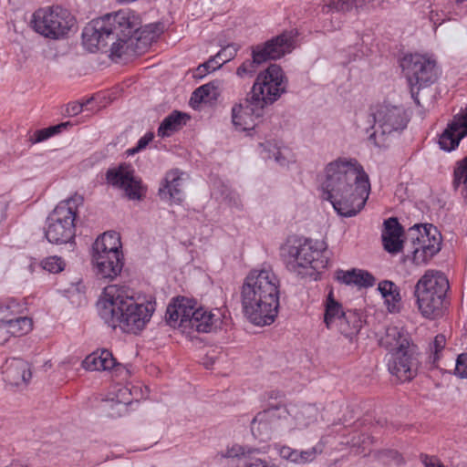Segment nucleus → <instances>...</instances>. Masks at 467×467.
Wrapping results in <instances>:
<instances>
[{"mask_svg": "<svg viewBox=\"0 0 467 467\" xmlns=\"http://www.w3.org/2000/svg\"><path fill=\"white\" fill-rule=\"evenodd\" d=\"M323 198L341 216L352 217L361 211L370 192L363 167L354 159L338 158L325 168Z\"/></svg>", "mask_w": 467, "mask_h": 467, "instance_id": "nucleus-1", "label": "nucleus"}, {"mask_svg": "<svg viewBox=\"0 0 467 467\" xmlns=\"http://www.w3.org/2000/svg\"><path fill=\"white\" fill-rule=\"evenodd\" d=\"M280 280L270 265L249 272L242 285L244 313L256 326L271 325L277 317Z\"/></svg>", "mask_w": 467, "mask_h": 467, "instance_id": "nucleus-2", "label": "nucleus"}, {"mask_svg": "<svg viewBox=\"0 0 467 467\" xmlns=\"http://www.w3.org/2000/svg\"><path fill=\"white\" fill-rule=\"evenodd\" d=\"M99 317L109 327L127 333L141 331L155 310L154 303H139L123 287L108 285L97 304Z\"/></svg>", "mask_w": 467, "mask_h": 467, "instance_id": "nucleus-3", "label": "nucleus"}, {"mask_svg": "<svg viewBox=\"0 0 467 467\" xmlns=\"http://www.w3.org/2000/svg\"><path fill=\"white\" fill-rule=\"evenodd\" d=\"M380 344L390 353L389 371L400 381L411 380L417 375L419 362L409 333L402 327H389Z\"/></svg>", "mask_w": 467, "mask_h": 467, "instance_id": "nucleus-4", "label": "nucleus"}, {"mask_svg": "<svg viewBox=\"0 0 467 467\" xmlns=\"http://www.w3.org/2000/svg\"><path fill=\"white\" fill-rule=\"evenodd\" d=\"M324 243L311 239L288 240L281 248L286 268L300 275L312 276L327 268Z\"/></svg>", "mask_w": 467, "mask_h": 467, "instance_id": "nucleus-5", "label": "nucleus"}, {"mask_svg": "<svg viewBox=\"0 0 467 467\" xmlns=\"http://www.w3.org/2000/svg\"><path fill=\"white\" fill-rule=\"evenodd\" d=\"M223 317V315L219 308H195L191 301L183 297L171 303L166 311L167 323L183 331L192 329L202 333L212 332L221 327Z\"/></svg>", "mask_w": 467, "mask_h": 467, "instance_id": "nucleus-6", "label": "nucleus"}, {"mask_svg": "<svg viewBox=\"0 0 467 467\" xmlns=\"http://www.w3.org/2000/svg\"><path fill=\"white\" fill-rule=\"evenodd\" d=\"M83 197L78 193L58 202L46 221L45 236L49 243L75 245V221L78 208L83 205Z\"/></svg>", "mask_w": 467, "mask_h": 467, "instance_id": "nucleus-7", "label": "nucleus"}, {"mask_svg": "<svg viewBox=\"0 0 467 467\" xmlns=\"http://www.w3.org/2000/svg\"><path fill=\"white\" fill-rule=\"evenodd\" d=\"M113 21V38L117 37V40L113 42L110 49L112 60L127 59L142 54L146 44L140 39L138 17L130 11L120 10L114 14Z\"/></svg>", "mask_w": 467, "mask_h": 467, "instance_id": "nucleus-8", "label": "nucleus"}, {"mask_svg": "<svg viewBox=\"0 0 467 467\" xmlns=\"http://www.w3.org/2000/svg\"><path fill=\"white\" fill-rule=\"evenodd\" d=\"M448 289L449 281L441 272L431 270L425 273L415 288L419 309L422 316L435 318L441 314Z\"/></svg>", "mask_w": 467, "mask_h": 467, "instance_id": "nucleus-9", "label": "nucleus"}, {"mask_svg": "<svg viewBox=\"0 0 467 467\" xmlns=\"http://www.w3.org/2000/svg\"><path fill=\"white\" fill-rule=\"evenodd\" d=\"M30 24L35 32L44 37L59 39L74 27L76 19L68 9L53 5L37 8L32 15Z\"/></svg>", "mask_w": 467, "mask_h": 467, "instance_id": "nucleus-10", "label": "nucleus"}, {"mask_svg": "<svg viewBox=\"0 0 467 467\" xmlns=\"http://www.w3.org/2000/svg\"><path fill=\"white\" fill-rule=\"evenodd\" d=\"M400 66L407 77L411 98L420 106V90L433 84L438 78L436 61L427 55L410 54L402 58Z\"/></svg>", "mask_w": 467, "mask_h": 467, "instance_id": "nucleus-11", "label": "nucleus"}, {"mask_svg": "<svg viewBox=\"0 0 467 467\" xmlns=\"http://www.w3.org/2000/svg\"><path fill=\"white\" fill-rule=\"evenodd\" d=\"M407 244L413 263L425 265L441 250V235L432 224H415L409 229Z\"/></svg>", "mask_w": 467, "mask_h": 467, "instance_id": "nucleus-12", "label": "nucleus"}, {"mask_svg": "<svg viewBox=\"0 0 467 467\" xmlns=\"http://www.w3.org/2000/svg\"><path fill=\"white\" fill-rule=\"evenodd\" d=\"M374 131L368 140L375 146L386 147L389 136L403 130L407 126V117L404 110L397 106L379 105L373 112Z\"/></svg>", "mask_w": 467, "mask_h": 467, "instance_id": "nucleus-13", "label": "nucleus"}, {"mask_svg": "<svg viewBox=\"0 0 467 467\" xmlns=\"http://www.w3.org/2000/svg\"><path fill=\"white\" fill-rule=\"evenodd\" d=\"M285 91V74L278 65L272 64L257 75L249 95L266 107L278 100Z\"/></svg>", "mask_w": 467, "mask_h": 467, "instance_id": "nucleus-14", "label": "nucleus"}, {"mask_svg": "<svg viewBox=\"0 0 467 467\" xmlns=\"http://www.w3.org/2000/svg\"><path fill=\"white\" fill-rule=\"evenodd\" d=\"M106 181L113 188L123 191L130 200H141L146 193L141 179L136 175L135 170L130 164L121 163L109 168L106 171Z\"/></svg>", "mask_w": 467, "mask_h": 467, "instance_id": "nucleus-15", "label": "nucleus"}, {"mask_svg": "<svg viewBox=\"0 0 467 467\" xmlns=\"http://www.w3.org/2000/svg\"><path fill=\"white\" fill-rule=\"evenodd\" d=\"M287 421L286 407L271 406L258 412L251 422L253 435L260 441H266L273 431L285 429Z\"/></svg>", "mask_w": 467, "mask_h": 467, "instance_id": "nucleus-16", "label": "nucleus"}, {"mask_svg": "<svg viewBox=\"0 0 467 467\" xmlns=\"http://www.w3.org/2000/svg\"><path fill=\"white\" fill-rule=\"evenodd\" d=\"M114 14L93 19L83 29L82 41L84 47L90 52L99 50L108 45V40L113 39L115 22Z\"/></svg>", "mask_w": 467, "mask_h": 467, "instance_id": "nucleus-17", "label": "nucleus"}, {"mask_svg": "<svg viewBox=\"0 0 467 467\" xmlns=\"http://www.w3.org/2000/svg\"><path fill=\"white\" fill-rule=\"evenodd\" d=\"M265 108L248 94L243 102L232 108V122L234 128L240 131L254 130L263 117Z\"/></svg>", "mask_w": 467, "mask_h": 467, "instance_id": "nucleus-18", "label": "nucleus"}, {"mask_svg": "<svg viewBox=\"0 0 467 467\" xmlns=\"http://www.w3.org/2000/svg\"><path fill=\"white\" fill-rule=\"evenodd\" d=\"M467 136V106L453 116L439 138V145L445 151L455 150Z\"/></svg>", "mask_w": 467, "mask_h": 467, "instance_id": "nucleus-19", "label": "nucleus"}, {"mask_svg": "<svg viewBox=\"0 0 467 467\" xmlns=\"http://www.w3.org/2000/svg\"><path fill=\"white\" fill-rule=\"evenodd\" d=\"M294 42L295 35L292 31H289L284 32L264 44H259L253 47L256 53L261 55L265 63L268 60L278 59L285 54L290 53L294 48Z\"/></svg>", "mask_w": 467, "mask_h": 467, "instance_id": "nucleus-20", "label": "nucleus"}, {"mask_svg": "<svg viewBox=\"0 0 467 467\" xmlns=\"http://www.w3.org/2000/svg\"><path fill=\"white\" fill-rule=\"evenodd\" d=\"M285 430L306 429L317 420L318 409L311 404L293 405L286 408Z\"/></svg>", "mask_w": 467, "mask_h": 467, "instance_id": "nucleus-21", "label": "nucleus"}, {"mask_svg": "<svg viewBox=\"0 0 467 467\" xmlns=\"http://www.w3.org/2000/svg\"><path fill=\"white\" fill-rule=\"evenodd\" d=\"M2 373L5 381L13 386L26 384L32 376L29 364L16 358L6 359L2 367Z\"/></svg>", "mask_w": 467, "mask_h": 467, "instance_id": "nucleus-22", "label": "nucleus"}, {"mask_svg": "<svg viewBox=\"0 0 467 467\" xmlns=\"http://www.w3.org/2000/svg\"><path fill=\"white\" fill-rule=\"evenodd\" d=\"M92 263L99 276L112 280L122 270V254H114V257L110 253L92 254Z\"/></svg>", "mask_w": 467, "mask_h": 467, "instance_id": "nucleus-23", "label": "nucleus"}, {"mask_svg": "<svg viewBox=\"0 0 467 467\" xmlns=\"http://www.w3.org/2000/svg\"><path fill=\"white\" fill-rule=\"evenodd\" d=\"M382 230V242L385 250L391 254L399 253L402 248L401 236L403 228L396 217H390L384 221Z\"/></svg>", "mask_w": 467, "mask_h": 467, "instance_id": "nucleus-24", "label": "nucleus"}, {"mask_svg": "<svg viewBox=\"0 0 467 467\" xmlns=\"http://www.w3.org/2000/svg\"><path fill=\"white\" fill-rule=\"evenodd\" d=\"M182 173L179 170H172L166 173L159 189L161 200L181 202L182 200Z\"/></svg>", "mask_w": 467, "mask_h": 467, "instance_id": "nucleus-25", "label": "nucleus"}, {"mask_svg": "<svg viewBox=\"0 0 467 467\" xmlns=\"http://www.w3.org/2000/svg\"><path fill=\"white\" fill-rule=\"evenodd\" d=\"M224 456L237 458L238 467H276L275 464L258 457L256 450H246L240 445L228 448Z\"/></svg>", "mask_w": 467, "mask_h": 467, "instance_id": "nucleus-26", "label": "nucleus"}, {"mask_svg": "<svg viewBox=\"0 0 467 467\" xmlns=\"http://www.w3.org/2000/svg\"><path fill=\"white\" fill-rule=\"evenodd\" d=\"M116 366L113 355L108 349L95 351L85 358L82 367L87 370H109Z\"/></svg>", "mask_w": 467, "mask_h": 467, "instance_id": "nucleus-27", "label": "nucleus"}, {"mask_svg": "<svg viewBox=\"0 0 467 467\" xmlns=\"http://www.w3.org/2000/svg\"><path fill=\"white\" fill-rule=\"evenodd\" d=\"M324 323L327 329L333 330L341 322L347 310H344L341 303L335 299L333 291L328 293L324 302Z\"/></svg>", "mask_w": 467, "mask_h": 467, "instance_id": "nucleus-28", "label": "nucleus"}, {"mask_svg": "<svg viewBox=\"0 0 467 467\" xmlns=\"http://www.w3.org/2000/svg\"><path fill=\"white\" fill-rule=\"evenodd\" d=\"M121 243L119 234L115 232H106L98 237L92 246V254H109L114 257V254H122Z\"/></svg>", "mask_w": 467, "mask_h": 467, "instance_id": "nucleus-29", "label": "nucleus"}, {"mask_svg": "<svg viewBox=\"0 0 467 467\" xmlns=\"http://www.w3.org/2000/svg\"><path fill=\"white\" fill-rule=\"evenodd\" d=\"M337 279L346 285H354L358 287H370L375 285V277L368 271L361 269H351L339 271Z\"/></svg>", "mask_w": 467, "mask_h": 467, "instance_id": "nucleus-30", "label": "nucleus"}, {"mask_svg": "<svg viewBox=\"0 0 467 467\" xmlns=\"http://www.w3.org/2000/svg\"><path fill=\"white\" fill-rule=\"evenodd\" d=\"M362 327V319L358 312L355 310H347L346 315L342 317L341 322L334 329L339 332L347 338L355 337Z\"/></svg>", "mask_w": 467, "mask_h": 467, "instance_id": "nucleus-31", "label": "nucleus"}, {"mask_svg": "<svg viewBox=\"0 0 467 467\" xmlns=\"http://www.w3.org/2000/svg\"><path fill=\"white\" fill-rule=\"evenodd\" d=\"M189 119L190 116L188 114L174 110L161 121L157 134L161 138L170 137L175 131L181 130Z\"/></svg>", "mask_w": 467, "mask_h": 467, "instance_id": "nucleus-32", "label": "nucleus"}, {"mask_svg": "<svg viewBox=\"0 0 467 467\" xmlns=\"http://www.w3.org/2000/svg\"><path fill=\"white\" fill-rule=\"evenodd\" d=\"M220 94V81H212L196 88L191 97L190 102L193 107L195 104L202 102L211 103L215 101Z\"/></svg>", "mask_w": 467, "mask_h": 467, "instance_id": "nucleus-33", "label": "nucleus"}, {"mask_svg": "<svg viewBox=\"0 0 467 467\" xmlns=\"http://www.w3.org/2000/svg\"><path fill=\"white\" fill-rule=\"evenodd\" d=\"M111 397L106 400V406L109 409H113L117 406V412L110 413L111 416L120 415L126 410L127 405L131 402L130 389L125 386H117L110 392Z\"/></svg>", "mask_w": 467, "mask_h": 467, "instance_id": "nucleus-34", "label": "nucleus"}, {"mask_svg": "<svg viewBox=\"0 0 467 467\" xmlns=\"http://www.w3.org/2000/svg\"><path fill=\"white\" fill-rule=\"evenodd\" d=\"M2 318L13 337H21L32 330L33 323L29 317H11L7 310L2 315Z\"/></svg>", "mask_w": 467, "mask_h": 467, "instance_id": "nucleus-35", "label": "nucleus"}, {"mask_svg": "<svg viewBox=\"0 0 467 467\" xmlns=\"http://www.w3.org/2000/svg\"><path fill=\"white\" fill-rule=\"evenodd\" d=\"M453 186L467 201V156L458 161L453 171Z\"/></svg>", "mask_w": 467, "mask_h": 467, "instance_id": "nucleus-36", "label": "nucleus"}, {"mask_svg": "<svg viewBox=\"0 0 467 467\" xmlns=\"http://www.w3.org/2000/svg\"><path fill=\"white\" fill-rule=\"evenodd\" d=\"M264 63V58L252 48V59L245 60L236 70L240 78L253 77L258 67Z\"/></svg>", "mask_w": 467, "mask_h": 467, "instance_id": "nucleus-37", "label": "nucleus"}, {"mask_svg": "<svg viewBox=\"0 0 467 467\" xmlns=\"http://www.w3.org/2000/svg\"><path fill=\"white\" fill-rule=\"evenodd\" d=\"M356 11V0H328L322 5V12L328 13H348Z\"/></svg>", "mask_w": 467, "mask_h": 467, "instance_id": "nucleus-38", "label": "nucleus"}, {"mask_svg": "<svg viewBox=\"0 0 467 467\" xmlns=\"http://www.w3.org/2000/svg\"><path fill=\"white\" fill-rule=\"evenodd\" d=\"M41 265L49 273L57 274L64 270L66 263L61 257L53 255L45 258L41 262Z\"/></svg>", "mask_w": 467, "mask_h": 467, "instance_id": "nucleus-39", "label": "nucleus"}, {"mask_svg": "<svg viewBox=\"0 0 467 467\" xmlns=\"http://www.w3.org/2000/svg\"><path fill=\"white\" fill-rule=\"evenodd\" d=\"M323 451V445L317 444L307 450L299 451L298 464L312 462Z\"/></svg>", "mask_w": 467, "mask_h": 467, "instance_id": "nucleus-40", "label": "nucleus"}, {"mask_svg": "<svg viewBox=\"0 0 467 467\" xmlns=\"http://www.w3.org/2000/svg\"><path fill=\"white\" fill-rule=\"evenodd\" d=\"M280 457L293 463L298 464L299 451L289 446H281L278 449Z\"/></svg>", "mask_w": 467, "mask_h": 467, "instance_id": "nucleus-41", "label": "nucleus"}, {"mask_svg": "<svg viewBox=\"0 0 467 467\" xmlns=\"http://www.w3.org/2000/svg\"><path fill=\"white\" fill-rule=\"evenodd\" d=\"M154 134L152 132H147L144 136H142L137 145L133 148L127 150L128 155H134L140 150H144L148 144L153 140Z\"/></svg>", "mask_w": 467, "mask_h": 467, "instance_id": "nucleus-42", "label": "nucleus"}, {"mask_svg": "<svg viewBox=\"0 0 467 467\" xmlns=\"http://www.w3.org/2000/svg\"><path fill=\"white\" fill-rule=\"evenodd\" d=\"M455 373L463 379H467V353L458 356L455 365Z\"/></svg>", "mask_w": 467, "mask_h": 467, "instance_id": "nucleus-43", "label": "nucleus"}, {"mask_svg": "<svg viewBox=\"0 0 467 467\" xmlns=\"http://www.w3.org/2000/svg\"><path fill=\"white\" fill-rule=\"evenodd\" d=\"M7 311V306L0 307V345H5L9 337L12 336L9 332L8 327L5 326L3 321L2 315Z\"/></svg>", "mask_w": 467, "mask_h": 467, "instance_id": "nucleus-44", "label": "nucleus"}, {"mask_svg": "<svg viewBox=\"0 0 467 467\" xmlns=\"http://www.w3.org/2000/svg\"><path fill=\"white\" fill-rule=\"evenodd\" d=\"M400 296L399 291L395 292L393 295L385 298V302L388 306V309L391 313L398 312L400 310Z\"/></svg>", "mask_w": 467, "mask_h": 467, "instance_id": "nucleus-45", "label": "nucleus"}, {"mask_svg": "<svg viewBox=\"0 0 467 467\" xmlns=\"http://www.w3.org/2000/svg\"><path fill=\"white\" fill-rule=\"evenodd\" d=\"M379 290L384 298H388V296L393 295L398 291L396 285L391 281H383L379 285Z\"/></svg>", "mask_w": 467, "mask_h": 467, "instance_id": "nucleus-46", "label": "nucleus"}, {"mask_svg": "<svg viewBox=\"0 0 467 467\" xmlns=\"http://www.w3.org/2000/svg\"><path fill=\"white\" fill-rule=\"evenodd\" d=\"M446 344V338L444 335H437L433 340L432 348L434 349V357H433V362H435L438 358V353L444 348Z\"/></svg>", "mask_w": 467, "mask_h": 467, "instance_id": "nucleus-47", "label": "nucleus"}, {"mask_svg": "<svg viewBox=\"0 0 467 467\" xmlns=\"http://www.w3.org/2000/svg\"><path fill=\"white\" fill-rule=\"evenodd\" d=\"M376 0H356V13L368 12L375 7Z\"/></svg>", "mask_w": 467, "mask_h": 467, "instance_id": "nucleus-48", "label": "nucleus"}, {"mask_svg": "<svg viewBox=\"0 0 467 467\" xmlns=\"http://www.w3.org/2000/svg\"><path fill=\"white\" fill-rule=\"evenodd\" d=\"M91 101V99H88L85 103L73 102L68 104L67 107V112L68 115L76 116L81 112H83L87 105Z\"/></svg>", "mask_w": 467, "mask_h": 467, "instance_id": "nucleus-49", "label": "nucleus"}, {"mask_svg": "<svg viewBox=\"0 0 467 467\" xmlns=\"http://www.w3.org/2000/svg\"><path fill=\"white\" fill-rule=\"evenodd\" d=\"M235 51L230 47H224L222 50H220L216 57L220 60V63L222 65L225 64L226 62L230 61L234 57Z\"/></svg>", "mask_w": 467, "mask_h": 467, "instance_id": "nucleus-50", "label": "nucleus"}, {"mask_svg": "<svg viewBox=\"0 0 467 467\" xmlns=\"http://www.w3.org/2000/svg\"><path fill=\"white\" fill-rule=\"evenodd\" d=\"M421 461L425 467H444L441 461L434 456L421 455Z\"/></svg>", "mask_w": 467, "mask_h": 467, "instance_id": "nucleus-51", "label": "nucleus"}, {"mask_svg": "<svg viewBox=\"0 0 467 467\" xmlns=\"http://www.w3.org/2000/svg\"><path fill=\"white\" fill-rule=\"evenodd\" d=\"M204 64L210 72H213L223 66L220 63V60L217 58L216 55L212 57L208 61L204 62Z\"/></svg>", "mask_w": 467, "mask_h": 467, "instance_id": "nucleus-52", "label": "nucleus"}, {"mask_svg": "<svg viewBox=\"0 0 467 467\" xmlns=\"http://www.w3.org/2000/svg\"><path fill=\"white\" fill-rule=\"evenodd\" d=\"M66 126V124H61V125H58L57 127H53L49 130V131H44V130H41L39 131V135H38V138H37V141H41L43 140H46L47 138H48L51 134H54L57 130L60 129L61 127H64Z\"/></svg>", "mask_w": 467, "mask_h": 467, "instance_id": "nucleus-53", "label": "nucleus"}, {"mask_svg": "<svg viewBox=\"0 0 467 467\" xmlns=\"http://www.w3.org/2000/svg\"><path fill=\"white\" fill-rule=\"evenodd\" d=\"M210 71L208 70L207 67L204 63L201 64L194 73V78H202L204 76H206Z\"/></svg>", "mask_w": 467, "mask_h": 467, "instance_id": "nucleus-54", "label": "nucleus"}, {"mask_svg": "<svg viewBox=\"0 0 467 467\" xmlns=\"http://www.w3.org/2000/svg\"><path fill=\"white\" fill-rule=\"evenodd\" d=\"M8 467H27V465L18 461H15L11 462V464Z\"/></svg>", "mask_w": 467, "mask_h": 467, "instance_id": "nucleus-55", "label": "nucleus"}, {"mask_svg": "<svg viewBox=\"0 0 467 467\" xmlns=\"http://www.w3.org/2000/svg\"><path fill=\"white\" fill-rule=\"evenodd\" d=\"M438 16V14H434L433 11L431 12V20L434 23V25L437 24L438 19H436Z\"/></svg>", "mask_w": 467, "mask_h": 467, "instance_id": "nucleus-56", "label": "nucleus"}, {"mask_svg": "<svg viewBox=\"0 0 467 467\" xmlns=\"http://www.w3.org/2000/svg\"><path fill=\"white\" fill-rule=\"evenodd\" d=\"M351 445H352V446H357V445H358V441H355V438H353V439L351 440Z\"/></svg>", "mask_w": 467, "mask_h": 467, "instance_id": "nucleus-57", "label": "nucleus"}, {"mask_svg": "<svg viewBox=\"0 0 467 467\" xmlns=\"http://www.w3.org/2000/svg\"><path fill=\"white\" fill-rule=\"evenodd\" d=\"M271 393H276L275 398L281 396V392L280 391H272Z\"/></svg>", "mask_w": 467, "mask_h": 467, "instance_id": "nucleus-58", "label": "nucleus"}, {"mask_svg": "<svg viewBox=\"0 0 467 467\" xmlns=\"http://www.w3.org/2000/svg\"><path fill=\"white\" fill-rule=\"evenodd\" d=\"M275 161H276L277 162H280V163H281V161H280V158H279V154L275 156Z\"/></svg>", "mask_w": 467, "mask_h": 467, "instance_id": "nucleus-59", "label": "nucleus"}]
</instances>
